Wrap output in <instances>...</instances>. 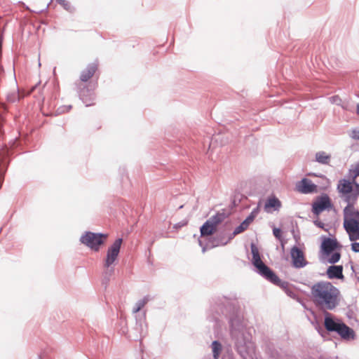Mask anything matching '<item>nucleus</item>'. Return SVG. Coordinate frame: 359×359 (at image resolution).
Masks as SVG:
<instances>
[{"mask_svg": "<svg viewBox=\"0 0 359 359\" xmlns=\"http://www.w3.org/2000/svg\"><path fill=\"white\" fill-rule=\"evenodd\" d=\"M315 306L323 311L334 310L340 303V291L327 281H319L311 287Z\"/></svg>", "mask_w": 359, "mask_h": 359, "instance_id": "f257e3e1", "label": "nucleus"}, {"mask_svg": "<svg viewBox=\"0 0 359 359\" xmlns=\"http://www.w3.org/2000/svg\"><path fill=\"white\" fill-rule=\"evenodd\" d=\"M229 323L231 337L236 351L243 359L252 358L255 346L243 322L238 318H231Z\"/></svg>", "mask_w": 359, "mask_h": 359, "instance_id": "f03ea898", "label": "nucleus"}, {"mask_svg": "<svg viewBox=\"0 0 359 359\" xmlns=\"http://www.w3.org/2000/svg\"><path fill=\"white\" fill-rule=\"evenodd\" d=\"M343 226L351 241L359 240V210L355 205H346L343 210Z\"/></svg>", "mask_w": 359, "mask_h": 359, "instance_id": "7ed1b4c3", "label": "nucleus"}, {"mask_svg": "<svg viewBox=\"0 0 359 359\" xmlns=\"http://www.w3.org/2000/svg\"><path fill=\"white\" fill-rule=\"evenodd\" d=\"M324 326L328 332H336L344 340L350 341L355 338L352 328L327 311L325 312Z\"/></svg>", "mask_w": 359, "mask_h": 359, "instance_id": "20e7f679", "label": "nucleus"}, {"mask_svg": "<svg viewBox=\"0 0 359 359\" xmlns=\"http://www.w3.org/2000/svg\"><path fill=\"white\" fill-rule=\"evenodd\" d=\"M251 252L252 255V262L260 276L276 285L285 287L287 285L286 282H282L276 273L262 261L258 248L253 243L251 244Z\"/></svg>", "mask_w": 359, "mask_h": 359, "instance_id": "39448f33", "label": "nucleus"}, {"mask_svg": "<svg viewBox=\"0 0 359 359\" xmlns=\"http://www.w3.org/2000/svg\"><path fill=\"white\" fill-rule=\"evenodd\" d=\"M337 190L341 201L346 205H355L359 197V184L353 180L342 179L339 181Z\"/></svg>", "mask_w": 359, "mask_h": 359, "instance_id": "423d86ee", "label": "nucleus"}, {"mask_svg": "<svg viewBox=\"0 0 359 359\" xmlns=\"http://www.w3.org/2000/svg\"><path fill=\"white\" fill-rule=\"evenodd\" d=\"M259 212H260V209L258 205L256 208H255L252 210L250 214L246 217V219L244 221H243V222L234 229L231 236L229 238L228 241H222V240L220 241L218 238H215L212 245L208 244L206 245H204L203 244L202 241L198 240V244L202 248L203 252H205L208 248H213L215 246L226 245L227 243L231 239H232V238L233 236H235L236 235L239 234V233H242L243 231H244L245 230H246L248 229V227L249 226V225L250 224V223L255 219V218L259 213Z\"/></svg>", "mask_w": 359, "mask_h": 359, "instance_id": "0eeeda50", "label": "nucleus"}, {"mask_svg": "<svg viewBox=\"0 0 359 359\" xmlns=\"http://www.w3.org/2000/svg\"><path fill=\"white\" fill-rule=\"evenodd\" d=\"M122 242V238H117L107 249V256L104 263V267L107 269L104 275V278L107 279V281L109 280V276L114 272V268L111 267V266L114 263L118 256Z\"/></svg>", "mask_w": 359, "mask_h": 359, "instance_id": "6e6552de", "label": "nucleus"}, {"mask_svg": "<svg viewBox=\"0 0 359 359\" xmlns=\"http://www.w3.org/2000/svg\"><path fill=\"white\" fill-rule=\"evenodd\" d=\"M107 237V234L105 233L86 231L81 236L79 241L91 250L97 252L100 246L104 244Z\"/></svg>", "mask_w": 359, "mask_h": 359, "instance_id": "1a4fd4ad", "label": "nucleus"}, {"mask_svg": "<svg viewBox=\"0 0 359 359\" xmlns=\"http://www.w3.org/2000/svg\"><path fill=\"white\" fill-rule=\"evenodd\" d=\"M231 309V304L229 299L226 297L219 299L215 304L211 306L210 310V314H209L208 318L211 321L217 323L219 320V316L222 314L227 316L228 312Z\"/></svg>", "mask_w": 359, "mask_h": 359, "instance_id": "9d476101", "label": "nucleus"}, {"mask_svg": "<svg viewBox=\"0 0 359 359\" xmlns=\"http://www.w3.org/2000/svg\"><path fill=\"white\" fill-rule=\"evenodd\" d=\"M78 88L79 97L83 104H85L86 107L93 105V102L95 99V95L93 93L95 88L94 85L90 83L88 85L81 83L79 85Z\"/></svg>", "mask_w": 359, "mask_h": 359, "instance_id": "9b49d317", "label": "nucleus"}, {"mask_svg": "<svg viewBox=\"0 0 359 359\" xmlns=\"http://www.w3.org/2000/svg\"><path fill=\"white\" fill-rule=\"evenodd\" d=\"M332 207V203L330 197L324 194L319 198L312 205V212L314 215H318L320 212Z\"/></svg>", "mask_w": 359, "mask_h": 359, "instance_id": "f8f14e48", "label": "nucleus"}, {"mask_svg": "<svg viewBox=\"0 0 359 359\" xmlns=\"http://www.w3.org/2000/svg\"><path fill=\"white\" fill-rule=\"evenodd\" d=\"M290 255L294 268L300 269L307 265L308 262L304 258V252L298 247L294 246L292 248Z\"/></svg>", "mask_w": 359, "mask_h": 359, "instance_id": "ddd939ff", "label": "nucleus"}, {"mask_svg": "<svg viewBox=\"0 0 359 359\" xmlns=\"http://www.w3.org/2000/svg\"><path fill=\"white\" fill-rule=\"evenodd\" d=\"M297 190L304 194L317 192L318 187L308 178H303L296 184Z\"/></svg>", "mask_w": 359, "mask_h": 359, "instance_id": "4468645a", "label": "nucleus"}, {"mask_svg": "<svg viewBox=\"0 0 359 359\" xmlns=\"http://www.w3.org/2000/svg\"><path fill=\"white\" fill-rule=\"evenodd\" d=\"M281 206L280 201L275 195H271L266 198L264 208L266 212L271 213L272 210L278 211Z\"/></svg>", "mask_w": 359, "mask_h": 359, "instance_id": "2eb2a0df", "label": "nucleus"}, {"mask_svg": "<svg viewBox=\"0 0 359 359\" xmlns=\"http://www.w3.org/2000/svg\"><path fill=\"white\" fill-rule=\"evenodd\" d=\"M339 245L336 239L325 238L321 245V248L325 255H330L334 250L339 248Z\"/></svg>", "mask_w": 359, "mask_h": 359, "instance_id": "dca6fc26", "label": "nucleus"}, {"mask_svg": "<svg viewBox=\"0 0 359 359\" xmlns=\"http://www.w3.org/2000/svg\"><path fill=\"white\" fill-rule=\"evenodd\" d=\"M327 275L330 279H343V266L341 265H332L327 269Z\"/></svg>", "mask_w": 359, "mask_h": 359, "instance_id": "f3484780", "label": "nucleus"}, {"mask_svg": "<svg viewBox=\"0 0 359 359\" xmlns=\"http://www.w3.org/2000/svg\"><path fill=\"white\" fill-rule=\"evenodd\" d=\"M97 69V64L93 62L89 64L86 68L81 72L80 79L82 82L88 81L95 73Z\"/></svg>", "mask_w": 359, "mask_h": 359, "instance_id": "a211bd4d", "label": "nucleus"}, {"mask_svg": "<svg viewBox=\"0 0 359 359\" xmlns=\"http://www.w3.org/2000/svg\"><path fill=\"white\" fill-rule=\"evenodd\" d=\"M217 226H215L211 221L208 219L201 227V236L204 237L206 236H210L215 233Z\"/></svg>", "mask_w": 359, "mask_h": 359, "instance_id": "6ab92c4d", "label": "nucleus"}, {"mask_svg": "<svg viewBox=\"0 0 359 359\" xmlns=\"http://www.w3.org/2000/svg\"><path fill=\"white\" fill-rule=\"evenodd\" d=\"M346 177L353 182L359 184V161L351 165Z\"/></svg>", "mask_w": 359, "mask_h": 359, "instance_id": "aec40b11", "label": "nucleus"}, {"mask_svg": "<svg viewBox=\"0 0 359 359\" xmlns=\"http://www.w3.org/2000/svg\"><path fill=\"white\" fill-rule=\"evenodd\" d=\"M315 158L316 161L322 165H328L331 160V156L323 151L316 152Z\"/></svg>", "mask_w": 359, "mask_h": 359, "instance_id": "412c9836", "label": "nucleus"}, {"mask_svg": "<svg viewBox=\"0 0 359 359\" xmlns=\"http://www.w3.org/2000/svg\"><path fill=\"white\" fill-rule=\"evenodd\" d=\"M212 357L209 359H219L222 351V345L219 341H213L210 345Z\"/></svg>", "mask_w": 359, "mask_h": 359, "instance_id": "4be33fe9", "label": "nucleus"}, {"mask_svg": "<svg viewBox=\"0 0 359 359\" xmlns=\"http://www.w3.org/2000/svg\"><path fill=\"white\" fill-rule=\"evenodd\" d=\"M228 215L226 214L224 210H222V212H218L215 215L210 217L208 219L212 222L215 226H217L219 224L222 223L226 217Z\"/></svg>", "mask_w": 359, "mask_h": 359, "instance_id": "5701e85b", "label": "nucleus"}, {"mask_svg": "<svg viewBox=\"0 0 359 359\" xmlns=\"http://www.w3.org/2000/svg\"><path fill=\"white\" fill-rule=\"evenodd\" d=\"M150 299V297L149 295H147L144 297L142 299L138 300L135 303L133 309V312L134 313L139 312Z\"/></svg>", "mask_w": 359, "mask_h": 359, "instance_id": "b1692460", "label": "nucleus"}, {"mask_svg": "<svg viewBox=\"0 0 359 359\" xmlns=\"http://www.w3.org/2000/svg\"><path fill=\"white\" fill-rule=\"evenodd\" d=\"M330 257L328 258L327 262L330 264H335L338 262L341 257V254L338 252H334L330 254Z\"/></svg>", "mask_w": 359, "mask_h": 359, "instance_id": "393cba45", "label": "nucleus"}, {"mask_svg": "<svg viewBox=\"0 0 359 359\" xmlns=\"http://www.w3.org/2000/svg\"><path fill=\"white\" fill-rule=\"evenodd\" d=\"M6 171V166L4 165L3 160L0 161V189L1 188L2 183L4 181V177L5 172Z\"/></svg>", "mask_w": 359, "mask_h": 359, "instance_id": "a878e982", "label": "nucleus"}, {"mask_svg": "<svg viewBox=\"0 0 359 359\" xmlns=\"http://www.w3.org/2000/svg\"><path fill=\"white\" fill-rule=\"evenodd\" d=\"M330 100L332 103L336 104L337 105L341 106L344 108V106L342 105V100L340 98L339 95H334L330 98Z\"/></svg>", "mask_w": 359, "mask_h": 359, "instance_id": "bb28decb", "label": "nucleus"}, {"mask_svg": "<svg viewBox=\"0 0 359 359\" xmlns=\"http://www.w3.org/2000/svg\"><path fill=\"white\" fill-rule=\"evenodd\" d=\"M349 136L355 140H359V128L353 129L349 133Z\"/></svg>", "mask_w": 359, "mask_h": 359, "instance_id": "cd10ccee", "label": "nucleus"}, {"mask_svg": "<svg viewBox=\"0 0 359 359\" xmlns=\"http://www.w3.org/2000/svg\"><path fill=\"white\" fill-rule=\"evenodd\" d=\"M222 359H234V355L231 350L226 351L222 355Z\"/></svg>", "mask_w": 359, "mask_h": 359, "instance_id": "c85d7f7f", "label": "nucleus"}, {"mask_svg": "<svg viewBox=\"0 0 359 359\" xmlns=\"http://www.w3.org/2000/svg\"><path fill=\"white\" fill-rule=\"evenodd\" d=\"M273 233L277 239H278V240L281 239V229H280L273 228Z\"/></svg>", "mask_w": 359, "mask_h": 359, "instance_id": "c756f323", "label": "nucleus"}, {"mask_svg": "<svg viewBox=\"0 0 359 359\" xmlns=\"http://www.w3.org/2000/svg\"><path fill=\"white\" fill-rule=\"evenodd\" d=\"M72 109V105L63 106L58 108L57 111L59 113H65L69 111Z\"/></svg>", "mask_w": 359, "mask_h": 359, "instance_id": "7c9ffc66", "label": "nucleus"}, {"mask_svg": "<svg viewBox=\"0 0 359 359\" xmlns=\"http://www.w3.org/2000/svg\"><path fill=\"white\" fill-rule=\"evenodd\" d=\"M351 250L354 252H359V243L353 242L351 243Z\"/></svg>", "mask_w": 359, "mask_h": 359, "instance_id": "2f4dec72", "label": "nucleus"}, {"mask_svg": "<svg viewBox=\"0 0 359 359\" xmlns=\"http://www.w3.org/2000/svg\"><path fill=\"white\" fill-rule=\"evenodd\" d=\"M313 223L318 227L323 229H325V224L323 222H322L321 221H320V220H315L313 222Z\"/></svg>", "mask_w": 359, "mask_h": 359, "instance_id": "473e14b6", "label": "nucleus"}, {"mask_svg": "<svg viewBox=\"0 0 359 359\" xmlns=\"http://www.w3.org/2000/svg\"><path fill=\"white\" fill-rule=\"evenodd\" d=\"M271 356H272L273 358H274V359H280V355H278V354H277V355H275V354L272 353Z\"/></svg>", "mask_w": 359, "mask_h": 359, "instance_id": "72a5a7b5", "label": "nucleus"}, {"mask_svg": "<svg viewBox=\"0 0 359 359\" xmlns=\"http://www.w3.org/2000/svg\"><path fill=\"white\" fill-rule=\"evenodd\" d=\"M357 114H359V103L357 104Z\"/></svg>", "mask_w": 359, "mask_h": 359, "instance_id": "f704fd0d", "label": "nucleus"}, {"mask_svg": "<svg viewBox=\"0 0 359 359\" xmlns=\"http://www.w3.org/2000/svg\"><path fill=\"white\" fill-rule=\"evenodd\" d=\"M320 330H321V329H320V328H319V329L318 330V332L320 333Z\"/></svg>", "mask_w": 359, "mask_h": 359, "instance_id": "c9c22d12", "label": "nucleus"}, {"mask_svg": "<svg viewBox=\"0 0 359 359\" xmlns=\"http://www.w3.org/2000/svg\"><path fill=\"white\" fill-rule=\"evenodd\" d=\"M183 208V205H181V206H180V208H180V209H181V208Z\"/></svg>", "mask_w": 359, "mask_h": 359, "instance_id": "e433bc0d", "label": "nucleus"}, {"mask_svg": "<svg viewBox=\"0 0 359 359\" xmlns=\"http://www.w3.org/2000/svg\"><path fill=\"white\" fill-rule=\"evenodd\" d=\"M36 359H40V356H39V355H38V356L36 357Z\"/></svg>", "mask_w": 359, "mask_h": 359, "instance_id": "4c0bfd02", "label": "nucleus"}]
</instances>
